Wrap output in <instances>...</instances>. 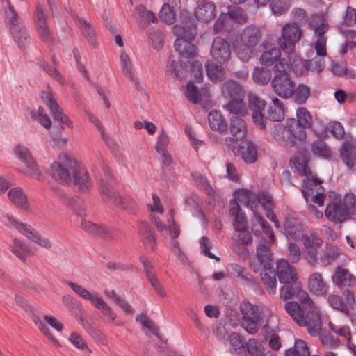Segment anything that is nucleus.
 <instances>
[{"label": "nucleus", "instance_id": "obj_1", "mask_svg": "<svg viewBox=\"0 0 356 356\" xmlns=\"http://www.w3.org/2000/svg\"><path fill=\"white\" fill-rule=\"evenodd\" d=\"M298 298L302 307L307 310V316H303L300 305L294 302H289L285 305L286 311L298 325L305 327L311 335H317L321 329V320L317 308L305 291H299Z\"/></svg>", "mask_w": 356, "mask_h": 356}, {"label": "nucleus", "instance_id": "obj_2", "mask_svg": "<svg viewBox=\"0 0 356 356\" xmlns=\"http://www.w3.org/2000/svg\"><path fill=\"white\" fill-rule=\"evenodd\" d=\"M262 36L263 31L259 26L250 24L245 26L238 33V38L234 44L237 57L243 62L250 60Z\"/></svg>", "mask_w": 356, "mask_h": 356}, {"label": "nucleus", "instance_id": "obj_3", "mask_svg": "<svg viewBox=\"0 0 356 356\" xmlns=\"http://www.w3.org/2000/svg\"><path fill=\"white\" fill-rule=\"evenodd\" d=\"M173 33L177 36L174 43L175 51L184 58H193L197 54V48L191 42L196 33L197 28L193 20L186 25H175Z\"/></svg>", "mask_w": 356, "mask_h": 356}, {"label": "nucleus", "instance_id": "obj_4", "mask_svg": "<svg viewBox=\"0 0 356 356\" xmlns=\"http://www.w3.org/2000/svg\"><path fill=\"white\" fill-rule=\"evenodd\" d=\"M264 51L259 58L261 65L266 67L273 66L274 71L286 72L290 67L298 65V60H291L286 55L282 57V49L270 44L267 42L263 43Z\"/></svg>", "mask_w": 356, "mask_h": 356}, {"label": "nucleus", "instance_id": "obj_5", "mask_svg": "<svg viewBox=\"0 0 356 356\" xmlns=\"http://www.w3.org/2000/svg\"><path fill=\"white\" fill-rule=\"evenodd\" d=\"M302 35V31L296 23H287L281 29V36L277 43L284 54L291 60L300 61L296 53V44Z\"/></svg>", "mask_w": 356, "mask_h": 356}, {"label": "nucleus", "instance_id": "obj_6", "mask_svg": "<svg viewBox=\"0 0 356 356\" xmlns=\"http://www.w3.org/2000/svg\"><path fill=\"white\" fill-rule=\"evenodd\" d=\"M273 138L284 147H293L297 140L303 141L306 138L305 131L296 124L294 119L287 121L286 126L277 124L273 131Z\"/></svg>", "mask_w": 356, "mask_h": 356}, {"label": "nucleus", "instance_id": "obj_7", "mask_svg": "<svg viewBox=\"0 0 356 356\" xmlns=\"http://www.w3.org/2000/svg\"><path fill=\"white\" fill-rule=\"evenodd\" d=\"M80 163L72 156L64 155L60 161L54 162L51 165L53 178L63 184H69L72 181L73 174Z\"/></svg>", "mask_w": 356, "mask_h": 356}, {"label": "nucleus", "instance_id": "obj_8", "mask_svg": "<svg viewBox=\"0 0 356 356\" xmlns=\"http://www.w3.org/2000/svg\"><path fill=\"white\" fill-rule=\"evenodd\" d=\"M234 201L243 204L251 209L254 213L255 222L260 226L262 230L268 234L271 239L274 238L273 231L269 223L258 213L256 212L257 194L248 190L243 189L234 193Z\"/></svg>", "mask_w": 356, "mask_h": 356}, {"label": "nucleus", "instance_id": "obj_9", "mask_svg": "<svg viewBox=\"0 0 356 356\" xmlns=\"http://www.w3.org/2000/svg\"><path fill=\"white\" fill-rule=\"evenodd\" d=\"M1 221L7 225L16 228L22 234L25 236L28 239L38 244L40 246L47 249L51 247V243L49 239L42 237L33 228L29 225H26L22 222H18L10 216H4Z\"/></svg>", "mask_w": 356, "mask_h": 356}, {"label": "nucleus", "instance_id": "obj_10", "mask_svg": "<svg viewBox=\"0 0 356 356\" xmlns=\"http://www.w3.org/2000/svg\"><path fill=\"white\" fill-rule=\"evenodd\" d=\"M322 182L314 176H307L305 181V186L302 191L304 198L309 202V198L318 206L323 205L325 200L324 188L321 186Z\"/></svg>", "mask_w": 356, "mask_h": 356}, {"label": "nucleus", "instance_id": "obj_11", "mask_svg": "<svg viewBox=\"0 0 356 356\" xmlns=\"http://www.w3.org/2000/svg\"><path fill=\"white\" fill-rule=\"evenodd\" d=\"M13 151L24 165V167L20 168V171L39 179L42 175L41 172L28 148L22 145H17L15 147Z\"/></svg>", "mask_w": 356, "mask_h": 356}, {"label": "nucleus", "instance_id": "obj_12", "mask_svg": "<svg viewBox=\"0 0 356 356\" xmlns=\"http://www.w3.org/2000/svg\"><path fill=\"white\" fill-rule=\"evenodd\" d=\"M280 72L272 79L273 90L278 96L282 98L291 97L294 92L295 83L291 80L287 71Z\"/></svg>", "mask_w": 356, "mask_h": 356}, {"label": "nucleus", "instance_id": "obj_13", "mask_svg": "<svg viewBox=\"0 0 356 356\" xmlns=\"http://www.w3.org/2000/svg\"><path fill=\"white\" fill-rule=\"evenodd\" d=\"M230 133L232 137L225 139L227 146L231 149L236 148V143L245 140L247 134V127L243 119L238 116H232L230 119Z\"/></svg>", "mask_w": 356, "mask_h": 356}, {"label": "nucleus", "instance_id": "obj_14", "mask_svg": "<svg viewBox=\"0 0 356 356\" xmlns=\"http://www.w3.org/2000/svg\"><path fill=\"white\" fill-rule=\"evenodd\" d=\"M231 45L222 37H216L211 43L210 55L214 60L220 64L228 62L231 58Z\"/></svg>", "mask_w": 356, "mask_h": 356}, {"label": "nucleus", "instance_id": "obj_15", "mask_svg": "<svg viewBox=\"0 0 356 356\" xmlns=\"http://www.w3.org/2000/svg\"><path fill=\"white\" fill-rule=\"evenodd\" d=\"M276 275L279 281L284 284H295L298 279L295 267L285 259L277 261Z\"/></svg>", "mask_w": 356, "mask_h": 356}, {"label": "nucleus", "instance_id": "obj_16", "mask_svg": "<svg viewBox=\"0 0 356 356\" xmlns=\"http://www.w3.org/2000/svg\"><path fill=\"white\" fill-rule=\"evenodd\" d=\"M47 16L44 15L41 5L36 6L35 26L39 38L46 43L53 41L51 31L47 23Z\"/></svg>", "mask_w": 356, "mask_h": 356}, {"label": "nucleus", "instance_id": "obj_17", "mask_svg": "<svg viewBox=\"0 0 356 356\" xmlns=\"http://www.w3.org/2000/svg\"><path fill=\"white\" fill-rule=\"evenodd\" d=\"M232 150L235 154L241 156L246 163H254L257 159V147L250 140L245 139L241 141L238 147Z\"/></svg>", "mask_w": 356, "mask_h": 356}, {"label": "nucleus", "instance_id": "obj_18", "mask_svg": "<svg viewBox=\"0 0 356 356\" xmlns=\"http://www.w3.org/2000/svg\"><path fill=\"white\" fill-rule=\"evenodd\" d=\"M249 104L253 111L252 118L254 122L259 126L260 129H264L266 128V124L262 111L266 105L265 102L259 97L251 95L249 97Z\"/></svg>", "mask_w": 356, "mask_h": 356}, {"label": "nucleus", "instance_id": "obj_19", "mask_svg": "<svg viewBox=\"0 0 356 356\" xmlns=\"http://www.w3.org/2000/svg\"><path fill=\"white\" fill-rule=\"evenodd\" d=\"M217 9L211 1H202L198 3L195 10L197 19L202 22H209L216 16Z\"/></svg>", "mask_w": 356, "mask_h": 356}, {"label": "nucleus", "instance_id": "obj_20", "mask_svg": "<svg viewBox=\"0 0 356 356\" xmlns=\"http://www.w3.org/2000/svg\"><path fill=\"white\" fill-rule=\"evenodd\" d=\"M81 227L84 231L93 235L108 238H115L116 236L115 232L111 228L94 223L86 219H83Z\"/></svg>", "mask_w": 356, "mask_h": 356}, {"label": "nucleus", "instance_id": "obj_21", "mask_svg": "<svg viewBox=\"0 0 356 356\" xmlns=\"http://www.w3.org/2000/svg\"><path fill=\"white\" fill-rule=\"evenodd\" d=\"M265 234L267 235L269 240H261L257 248V257L261 264H263V267L267 268L270 267V261L273 258V254L270 252V246L275 238L274 237L273 239H271L268 234L266 232Z\"/></svg>", "mask_w": 356, "mask_h": 356}, {"label": "nucleus", "instance_id": "obj_22", "mask_svg": "<svg viewBox=\"0 0 356 356\" xmlns=\"http://www.w3.org/2000/svg\"><path fill=\"white\" fill-rule=\"evenodd\" d=\"M72 181L81 193L88 192L92 188V183L88 173L81 163L73 174Z\"/></svg>", "mask_w": 356, "mask_h": 356}, {"label": "nucleus", "instance_id": "obj_23", "mask_svg": "<svg viewBox=\"0 0 356 356\" xmlns=\"http://www.w3.org/2000/svg\"><path fill=\"white\" fill-rule=\"evenodd\" d=\"M229 215L233 218L232 226L234 231L242 230L248 227V221L245 213H243L238 202H230Z\"/></svg>", "mask_w": 356, "mask_h": 356}, {"label": "nucleus", "instance_id": "obj_24", "mask_svg": "<svg viewBox=\"0 0 356 356\" xmlns=\"http://www.w3.org/2000/svg\"><path fill=\"white\" fill-rule=\"evenodd\" d=\"M138 235L144 248L149 252H152L156 248V238L152 234L150 226L144 222L140 223Z\"/></svg>", "mask_w": 356, "mask_h": 356}, {"label": "nucleus", "instance_id": "obj_25", "mask_svg": "<svg viewBox=\"0 0 356 356\" xmlns=\"http://www.w3.org/2000/svg\"><path fill=\"white\" fill-rule=\"evenodd\" d=\"M326 217L335 223L343 222L348 219L349 214L341 203L334 202L329 204L325 210Z\"/></svg>", "mask_w": 356, "mask_h": 356}, {"label": "nucleus", "instance_id": "obj_26", "mask_svg": "<svg viewBox=\"0 0 356 356\" xmlns=\"http://www.w3.org/2000/svg\"><path fill=\"white\" fill-rule=\"evenodd\" d=\"M222 93L225 97H229L230 100L243 99L245 97V90L243 88L234 81H227L222 87Z\"/></svg>", "mask_w": 356, "mask_h": 356}, {"label": "nucleus", "instance_id": "obj_27", "mask_svg": "<svg viewBox=\"0 0 356 356\" xmlns=\"http://www.w3.org/2000/svg\"><path fill=\"white\" fill-rule=\"evenodd\" d=\"M308 289L310 292L318 296H323L327 292V286L324 282L322 275L315 272L309 275L308 279Z\"/></svg>", "mask_w": 356, "mask_h": 356}, {"label": "nucleus", "instance_id": "obj_28", "mask_svg": "<svg viewBox=\"0 0 356 356\" xmlns=\"http://www.w3.org/2000/svg\"><path fill=\"white\" fill-rule=\"evenodd\" d=\"M272 103L268 106L264 120L268 118L273 121H281L284 118V110L281 102L276 97H272Z\"/></svg>", "mask_w": 356, "mask_h": 356}, {"label": "nucleus", "instance_id": "obj_29", "mask_svg": "<svg viewBox=\"0 0 356 356\" xmlns=\"http://www.w3.org/2000/svg\"><path fill=\"white\" fill-rule=\"evenodd\" d=\"M99 193L102 199L108 203L115 205L119 202V193L113 188V187L106 184L103 179H100L98 181Z\"/></svg>", "mask_w": 356, "mask_h": 356}, {"label": "nucleus", "instance_id": "obj_30", "mask_svg": "<svg viewBox=\"0 0 356 356\" xmlns=\"http://www.w3.org/2000/svg\"><path fill=\"white\" fill-rule=\"evenodd\" d=\"M341 157L346 165L351 169L356 164V147L349 141L343 143L341 148Z\"/></svg>", "mask_w": 356, "mask_h": 356}, {"label": "nucleus", "instance_id": "obj_31", "mask_svg": "<svg viewBox=\"0 0 356 356\" xmlns=\"http://www.w3.org/2000/svg\"><path fill=\"white\" fill-rule=\"evenodd\" d=\"M205 68L207 76L213 82L222 81L225 79V70L222 64L209 60L206 62Z\"/></svg>", "mask_w": 356, "mask_h": 356}, {"label": "nucleus", "instance_id": "obj_32", "mask_svg": "<svg viewBox=\"0 0 356 356\" xmlns=\"http://www.w3.org/2000/svg\"><path fill=\"white\" fill-rule=\"evenodd\" d=\"M285 234L292 239H298L302 233V225L300 220L293 217L288 216L284 223Z\"/></svg>", "mask_w": 356, "mask_h": 356}, {"label": "nucleus", "instance_id": "obj_33", "mask_svg": "<svg viewBox=\"0 0 356 356\" xmlns=\"http://www.w3.org/2000/svg\"><path fill=\"white\" fill-rule=\"evenodd\" d=\"M292 168L301 175L309 176L311 174L309 167V157L302 153L295 154L291 160Z\"/></svg>", "mask_w": 356, "mask_h": 356}, {"label": "nucleus", "instance_id": "obj_34", "mask_svg": "<svg viewBox=\"0 0 356 356\" xmlns=\"http://www.w3.org/2000/svg\"><path fill=\"white\" fill-rule=\"evenodd\" d=\"M15 42L20 49L26 48L29 42L30 37L25 24L19 27H14L9 29Z\"/></svg>", "mask_w": 356, "mask_h": 356}, {"label": "nucleus", "instance_id": "obj_35", "mask_svg": "<svg viewBox=\"0 0 356 356\" xmlns=\"http://www.w3.org/2000/svg\"><path fill=\"white\" fill-rule=\"evenodd\" d=\"M3 10L5 23L9 29L24 24L13 4L5 5Z\"/></svg>", "mask_w": 356, "mask_h": 356}, {"label": "nucleus", "instance_id": "obj_36", "mask_svg": "<svg viewBox=\"0 0 356 356\" xmlns=\"http://www.w3.org/2000/svg\"><path fill=\"white\" fill-rule=\"evenodd\" d=\"M165 76L170 81L182 79L186 76V72L180 62L170 59L166 66Z\"/></svg>", "mask_w": 356, "mask_h": 356}, {"label": "nucleus", "instance_id": "obj_37", "mask_svg": "<svg viewBox=\"0 0 356 356\" xmlns=\"http://www.w3.org/2000/svg\"><path fill=\"white\" fill-rule=\"evenodd\" d=\"M186 96L193 104H199L204 98L209 97V91L207 88H203L200 90L191 83L186 85Z\"/></svg>", "mask_w": 356, "mask_h": 356}, {"label": "nucleus", "instance_id": "obj_38", "mask_svg": "<svg viewBox=\"0 0 356 356\" xmlns=\"http://www.w3.org/2000/svg\"><path fill=\"white\" fill-rule=\"evenodd\" d=\"M208 121L210 127L220 134L227 131V126L222 114L217 111H212L208 115Z\"/></svg>", "mask_w": 356, "mask_h": 356}, {"label": "nucleus", "instance_id": "obj_39", "mask_svg": "<svg viewBox=\"0 0 356 356\" xmlns=\"http://www.w3.org/2000/svg\"><path fill=\"white\" fill-rule=\"evenodd\" d=\"M8 197L17 207L24 209H27V197L21 188L15 187L10 189L8 191Z\"/></svg>", "mask_w": 356, "mask_h": 356}, {"label": "nucleus", "instance_id": "obj_40", "mask_svg": "<svg viewBox=\"0 0 356 356\" xmlns=\"http://www.w3.org/2000/svg\"><path fill=\"white\" fill-rule=\"evenodd\" d=\"M270 268L271 266L267 268H264L261 273V278L266 291L269 293L274 294L275 293L277 289L276 274H275Z\"/></svg>", "mask_w": 356, "mask_h": 356}, {"label": "nucleus", "instance_id": "obj_41", "mask_svg": "<svg viewBox=\"0 0 356 356\" xmlns=\"http://www.w3.org/2000/svg\"><path fill=\"white\" fill-rule=\"evenodd\" d=\"M353 275L348 270L341 267H337L332 276L333 282L339 286H348L352 281Z\"/></svg>", "mask_w": 356, "mask_h": 356}, {"label": "nucleus", "instance_id": "obj_42", "mask_svg": "<svg viewBox=\"0 0 356 356\" xmlns=\"http://www.w3.org/2000/svg\"><path fill=\"white\" fill-rule=\"evenodd\" d=\"M104 293L107 298L113 299L115 303L118 305L126 314L131 315L134 313V309L131 305L124 298L118 295L115 290L106 289Z\"/></svg>", "mask_w": 356, "mask_h": 356}, {"label": "nucleus", "instance_id": "obj_43", "mask_svg": "<svg viewBox=\"0 0 356 356\" xmlns=\"http://www.w3.org/2000/svg\"><path fill=\"white\" fill-rule=\"evenodd\" d=\"M67 284L74 293L81 298L90 301L92 305L100 296L98 293H92L88 290L76 283L67 282Z\"/></svg>", "mask_w": 356, "mask_h": 356}, {"label": "nucleus", "instance_id": "obj_44", "mask_svg": "<svg viewBox=\"0 0 356 356\" xmlns=\"http://www.w3.org/2000/svg\"><path fill=\"white\" fill-rule=\"evenodd\" d=\"M226 108L230 113L234 114V116L243 117L248 114V108L243 99L230 100L226 105Z\"/></svg>", "mask_w": 356, "mask_h": 356}, {"label": "nucleus", "instance_id": "obj_45", "mask_svg": "<svg viewBox=\"0 0 356 356\" xmlns=\"http://www.w3.org/2000/svg\"><path fill=\"white\" fill-rule=\"evenodd\" d=\"M296 124L301 128L302 131L311 127L312 116L306 108H298L296 111Z\"/></svg>", "mask_w": 356, "mask_h": 356}, {"label": "nucleus", "instance_id": "obj_46", "mask_svg": "<svg viewBox=\"0 0 356 356\" xmlns=\"http://www.w3.org/2000/svg\"><path fill=\"white\" fill-rule=\"evenodd\" d=\"M252 79L257 84L266 85L271 79V71L264 67H255L252 72Z\"/></svg>", "mask_w": 356, "mask_h": 356}, {"label": "nucleus", "instance_id": "obj_47", "mask_svg": "<svg viewBox=\"0 0 356 356\" xmlns=\"http://www.w3.org/2000/svg\"><path fill=\"white\" fill-rule=\"evenodd\" d=\"M93 306L97 309L102 310L103 315L107 317L108 323L114 321L117 318L115 311L99 296L94 302Z\"/></svg>", "mask_w": 356, "mask_h": 356}, {"label": "nucleus", "instance_id": "obj_48", "mask_svg": "<svg viewBox=\"0 0 356 356\" xmlns=\"http://www.w3.org/2000/svg\"><path fill=\"white\" fill-rule=\"evenodd\" d=\"M9 250L21 261H26V254L29 253V249L22 241L14 238L13 245L10 247Z\"/></svg>", "mask_w": 356, "mask_h": 356}, {"label": "nucleus", "instance_id": "obj_49", "mask_svg": "<svg viewBox=\"0 0 356 356\" xmlns=\"http://www.w3.org/2000/svg\"><path fill=\"white\" fill-rule=\"evenodd\" d=\"M243 318L260 319V312L257 306L249 302H243L240 306Z\"/></svg>", "mask_w": 356, "mask_h": 356}, {"label": "nucleus", "instance_id": "obj_50", "mask_svg": "<svg viewBox=\"0 0 356 356\" xmlns=\"http://www.w3.org/2000/svg\"><path fill=\"white\" fill-rule=\"evenodd\" d=\"M79 325L88 333L92 337L98 339L101 336V332L98 327L92 323L86 315L79 316Z\"/></svg>", "mask_w": 356, "mask_h": 356}, {"label": "nucleus", "instance_id": "obj_51", "mask_svg": "<svg viewBox=\"0 0 356 356\" xmlns=\"http://www.w3.org/2000/svg\"><path fill=\"white\" fill-rule=\"evenodd\" d=\"M291 6V0H272L270 6L275 16L285 14Z\"/></svg>", "mask_w": 356, "mask_h": 356}, {"label": "nucleus", "instance_id": "obj_52", "mask_svg": "<svg viewBox=\"0 0 356 356\" xmlns=\"http://www.w3.org/2000/svg\"><path fill=\"white\" fill-rule=\"evenodd\" d=\"M312 151L314 155L325 159L330 158L332 155V152L328 145L321 140L314 142Z\"/></svg>", "mask_w": 356, "mask_h": 356}, {"label": "nucleus", "instance_id": "obj_53", "mask_svg": "<svg viewBox=\"0 0 356 356\" xmlns=\"http://www.w3.org/2000/svg\"><path fill=\"white\" fill-rule=\"evenodd\" d=\"M226 14L227 17L237 24H245L248 19L246 12L241 7L229 8L228 13Z\"/></svg>", "mask_w": 356, "mask_h": 356}, {"label": "nucleus", "instance_id": "obj_54", "mask_svg": "<svg viewBox=\"0 0 356 356\" xmlns=\"http://www.w3.org/2000/svg\"><path fill=\"white\" fill-rule=\"evenodd\" d=\"M328 327L332 332L341 337L348 346L349 343H352V336L350 327L347 325L339 327L332 322L328 323Z\"/></svg>", "mask_w": 356, "mask_h": 356}, {"label": "nucleus", "instance_id": "obj_55", "mask_svg": "<svg viewBox=\"0 0 356 356\" xmlns=\"http://www.w3.org/2000/svg\"><path fill=\"white\" fill-rule=\"evenodd\" d=\"M332 71L334 74L339 76H346L349 79H355L356 76L355 71L348 69L343 63L333 62Z\"/></svg>", "mask_w": 356, "mask_h": 356}, {"label": "nucleus", "instance_id": "obj_56", "mask_svg": "<svg viewBox=\"0 0 356 356\" xmlns=\"http://www.w3.org/2000/svg\"><path fill=\"white\" fill-rule=\"evenodd\" d=\"M300 236L305 248H318L323 242L316 232L302 234Z\"/></svg>", "mask_w": 356, "mask_h": 356}, {"label": "nucleus", "instance_id": "obj_57", "mask_svg": "<svg viewBox=\"0 0 356 356\" xmlns=\"http://www.w3.org/2000/svg\"><path fill=\"white\" fill-rule=\"evenodd\" d=\"M120 67L124 76L134 82L135 78L132 71L131 62L129 56L124 51L120 54Z\"/></svg>", "mask_w": 356, "mask_h": 356}, {"label": "nucleus", "instance_id": "obj_58", "mask_svg": "<svg viewBox=\"0 0 356 356\" xmlns=\"http://www.w3.org/2000/svg\"><path fill=\"white\" fill-rule=\"evenodd\" d=\"M294 101L298 104H305L310 95L309 88L304 84H300L296 89L293 94Z\"/></svg>", "mask_w": 356, "mask_h": 356}, {"label": "nucleus", "instance_id": "obj_59", "mask_svg": "<svg viewBox=\"0 0 356 356\" xmlns=\"http://www.w3.org/2000/svg\"><path fill=\"white\" fill-rule=\"evenodd\" d=\"M232 240L242 244H250L252 242V236L247 227L242 230H235L232 235Z\"/></svg>", "mask_w": 356, "mask_h": 356}, {"label": "nucleus", "instance_id": "obj_60", "mask_svg": "<svg viewBox=\"0 0 356 356\" xmlns=\"http://www.w3.org/2000/svg\"><path fill=\"white\" fill-rule=\"evenodd\" d=\"M307 70L321 72L325 68L324 58L321 56H315L314 58L307 60L305 65Z\"/></svg>", "mask_w": 356, "mask_h": 356}, {"label": "nucleus", "instance_id": "obj_61", "mask_svg": "<svg viewBox=\"0 0 356 356\" xmlns=\"http://www.w3.org/2000/svg\"><path fill=\"white\" fill-rule=\"evenodd\" d=\"M160 19L168 24H172L175 21V14L172 8L168 3L163 5L159 12Z\"/></svg>", "mask_w": 356, "mask_h": 356}, {"label": "nucleus", "instance_id": "obj_62", "mask_svg": "<svg viewBox=\"0 0 356 356\" xmlns=\"http://www.w3.org/2000/svg\"><path fill=\"white\" fill-rule=\"evenodd\" d=\"M328 302L332 308L341 311L346 315H349L348 306L343 302L341 296L337 295H330L328 298Z\"/></svg>", "mask_w": 356, "mask_h": 356}, {"label": "nucleus", "instance_id": "obj_63", "mask_svg": "<svg viewBox=\"0 0 356 356\" xmlns=\"http://www.w3.org/2000/svg\"><path fill=\"white\" fill-rule=\"evenodd\" d=\"M302 252L300 247L293 242L289 243L287 256L291 263L297 264L301 259Z\"/></svg>", "mask_w": 356, "mask_h": 356}, {"label": "nucleus", "instance_id": "obj_64", "mask_svg": "<svg viewBox=\"0 0 356 356\" xmlns=\"http://www.w3.org/2000/svg\"><path fill=\"white\" fill-rule=\"evenodd\" d=\"M341 204L349 216L356 213V195L354 194H347L345 195L343 202Z\"/></svg>", "mask_w": 356, "mask_h": 356}]
</instances>
